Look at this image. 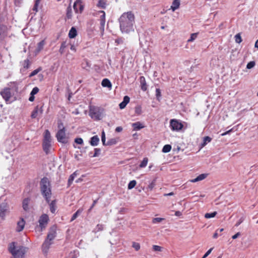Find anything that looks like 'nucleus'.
<instances>
[{"instance_id":"nucleus-26","label":"nucleus","mask_w":258,"mask_h":258,"mask_svg":"<svg viewBox=\"0 0 258 258\" xmlns=\"http://www.w3.org/2000/svg\"><path fill=\"white\" fill-rule=\"evenodd\" d=\"M78 175L77 171H76L74 172L73 174H72L68 179V185L70 186L71 184L73 183V180H74L75 178L77 177V176Z\"/></svg>"},{"instance_id":"nucleus-12","label":"nucleus","mask_w":258,"mask_h":258,"mask_svg":"<svg viewBox=\"0 0 258 258\" xmlns=\"http://www.w3.org/2000/svg\"><path fill=\"white\" fill-rule=\"evenodd\" d=\"M42 107V106L39 108L38 106H36L31 113V117L32 118H35L39 113L42 114L43 112Z\"/></svg>"},{"instance_id":"nucleus-62","label":"nucleus","mask_w":258,"mask_h":258,"mask_svg":"<svg viewBox=\"0 0 258 258\" xmlns=\"http://www.w3.org/2000/svg\"><path fill=\"white\" fill-rule=\"evenodd\" d=\"M70 49H71V50H72L75 52L76 51V48L74 45H71Z\"/></svg>"},{"instance_id":"nucleus-1","label":"nucleus","mask_w":258,"mask_h":258,"mask_svg":"<svg viewBox=\"0 0 258 258\" xmlns=\"http://www.w3.org/2000/svg\"><path fill=\"white\" fill-rule=\"evenodd\" d=\"M135 17L134 13L129 11L123 13L118 19L120 30L123 34H128L134 32Z\"/></svg>"},{"instance_id":"nucleus-53","label":"nucleus","mask_w":258,"mask_h":258,"mask_svg":"<svg viewBox=\"0 0 258 258\" xmlns=\"http://www.w3.org/2000/svg\"><path fill=\"white\" fill-rule=\"evenodd\" d=\"M75 143H76L77 144H80V145H82L83 144V140L82 138H76L75 140Z\"/></svg>"},{"instance_id":"nucleus-36","label":"nucleus","mask_w":258,"mask_h":258,"mask_svg":"<svg viewBox=\"0 0 258 258\" xmlns=\"http://www.w3.org/2000/svg\"><path fill=\"white\" fill-rule=\"evenodd\" d=\"M148 158H144L143 160L142 161L141 164H140V168H144L146 167L148 163Z\"/></svg>"},{"instance_id":"nucleus-32","label":"nucleus","mask_w":258,"mask_h":258,"mask_svg":"<svg viewBox=\"0 0 258 258\" xmlns=\"http://www.w3.org/2000/svg\"><path fill=\"white\" fill-rule=\"evenodd\" d=\"M171 150V146L170 145H166L164 146V147L162 148V151L163 153H168Z\"/></svg>"},{"instance_id":"nucleus-17","label":"nucleus","mask_w":258,"mask_h":258,"mask_svg":"<svg viewBox=\"0 0 258 258\" xmlns=\"http://www.w3.org/2000/svg\"><path fill=\"white\" fill-rule=\"evenodd\" d=\"M7 211V206L6 204L0 205V217L3 218L5 216V213Z\"/></svg>"},{"instance_id":"nucleus-22","label":"nucleus","mask_w":258,"mask_h":258,"mask_svg":"<svg viewBox=\"0 0 258 258\" xmlns=\"http://www.w3.org/2000/svg\"><path fill=\"white\" fill-rule=\"evenodd\" d=\"M77 34V32L76 29L73 27L71 28L69 31V36L70 38H75Z\"/></svg>"},{"instance_id":"nucleus-63","label":"nucleus","mask_w":258,"mask_h":258,"mask_svg":"<svg viewBox=\"0 0 258 258\" xmlns=\"http://www.w3.org/2000/svg\"><path fill=\"white\" fill-rule=\"evenodd\" d=\"M97 203V200H95L93 202V203L92 204V205L91 206V207H90V208L89 209V211H91V209L93 208V207L95 205V204H96Z\"/></svg>"},{"instance_id":"nucleus-38","label":"nucleus","mask_w":258,"mask_h":258,"mask_svg":"<svg viewBox=\"0 0 258 258\" xmlns=\"http://www.w3.org/2000/svg\"><path fill=\"white\" fill-rule=\"evenodd\" d=\"M40 3V0H36L35 1L34 6L32 9V11L34 12V14H35L38 11V6Z\"/></svg>"},{"instance_id":"nucleus-35","label":"nucleus","mask_w":258,"mask_h":258,"mask_svg":"<svg viewBox=\"0 0 258 258\" xmlns=\"http://www.w3.org/2000/svg\"><path fill=\"white\" fill-rule=\"evenodd\" d=\"M216 214H217L216 212H214L211 213H206L205 215V217L207 219L213 218L216 215Z\"/></svg>"},{"instance_id":"nucleus-57","label":"nucleus","mask_w":258,"mask_h":258,"mask_svg":"<svg viewBox=\"0 0 258 258\" xmlns=\"http://www.w3.org/2000/svg\"><path fill=\"white\" fill-rule=\"evenodd\" d=\"M126 104H125L124 103H123V102H121L119 106V107L120 109H123L125 108V107L126 106Z\"/></svg>"},{"instance_id":"nucleus-39","label":"nucleus","mask_w":258,"mask_h":258,"mask_svg":"<svg viewBox=\"0 0 258 258\" xmlns=\"http://www.w3.org/2000/svg\"><path fill=\"white\" fill-rule=\"evenodd\" d=\"M117 141L115 139H111L106 143V146L113 145L116 144Z\"/></svg>"},{"instance_id":"nucleus-41","label":"nucleus","mask_w":258,"mask_h":258,"mask_svg":"<svg viewBox=\"0 0 258 258\" xmlns=\"http://www.w3.org/2000/svg\"><path fill=\"white\" fill-rule=\"evenodd\" d=\"M30 64V61L29 59H27L24 61L23 67L24 68H25V69L29 68Z\"/></svg>"},{"instance_id":"nucleus-48","label":"nucleus","mask_w":258,"mask_h":258,"mask_svg":"<svg viewBox=\"0 0 258 258\" xmlns=\"http://www.w3.org/2000/svg\"><path fill=\"white\" fill-rule=\"evenodd\" d=\"M97 6L101 8H105V3L102 0H99L97 4Z\"/></svg>"},{"instance_id":"nucleus-52","label":"nucleus","mask_w":258,"mask_h":258,"mask_svg":"<svg viewBox=\"0 0 258 258\" xmlns=\"http://www.w3.org/2000/svg\"><path fill=\"white\" fill-rule=\"evenodd\" d=\"M161 91L160 90L159 88H157L156 89V96L157 97V99L159 100V98L161 97Z\"/></svg>"},{"instance_id":"nucleus-27","label":"nucleus","mask_w":258,"mask_h":258,"mask_svg":"<svg viewBox=\"0 0 258 258\" xmlns=\"http://www.w3.org/2000/svg\"><path fill=\"white\" fill-rule=\"evenodd\" d=\"M43 141H51L50 133L47 130L45 131Z\"/></svg>"},{"instance_id":"nucleus-23","label":"nucleus","mask_w":258,"mask_h":258,"mask_svg":"<svg viewBox=\"0 0 258 258\" xmlns=\"http://www.w3.org/2000/svg\"><path fill=\"white\" fill-rule=\"evenodd\" d=\"M101 85L104 87L111 88V83L108 79H104L102 81Z\"/></svg>"},{"instance_id":"nucleus-29","label":"nucleus","mask_w":258,"mask_h":258,"mask_svg":"<svg viewBox=\"0 0 258 258\" xmlns=\"http://www.w3.org/2000/svg\"><path fill=\"white\" fill-rule=\"evenodd\" d=\"M82 209H79V210H78L73 215L71 221H73L75 219H76L77 218V217L82 213Z\"/></svg>"},{"instance_id":"nucleus-47","label":"nucleus","mask_w":258,"mask_h":258,"mask_svg":"<svg viewBox=\"0 0 258 258\" xmlns=\"http://www.w3.org/2000/svg\"><path fill=\"white\" fill-rule=\"evenodd\" d=\"M135 113L138 114H141L142 113V108L140 106H136L135 108Z\"/></svg>"},{"instance_id":"nucleus-3","label":"nucleus","mask_w":258,"mask_h":258,"mask_svg":"<svg viewBox=\"0 0 258 258\" xmlns=\"http://www.w3.org/2000/svg\"><path fill=\"white\" fill-rule=\"evenodd\" d=\"M41 191L46 201L49 203L51 198V192L50 182L47 178H43L40 182Z\"/></svg>"},{"instance_id":"nucleus-28","label":"nucleus","mask_w":258,"mask_h":258,"mask_svg":"<svg viewBox=\"0 0 258 258\" xmlns=\"http://www.w3.org/2000/svg\"><path fill=\"white\" fill-rule=\"evenodd\" d=\"M55 236V232L51 231L47 234L46 240H48V241L52 242V241L54 239Z\"/></svg>"},{"instance_id":"nucleus-15","label":"nucleus","mask_w":258,"mask_h":258,"mask_svg":"<svg viewBox=\"0 0 258 258\" xmlns=\"http://www.w3.org/2000/svg\"><path fill=\"white\" fill-rule=\"evenodd\" d=\"M51 142V141H43V149L46 154L49 153Z\"/></svg>"},{"instance_id":"nucleus-10","label":"nucleus","mask_w":258,"mask_h":258,"mask_svg":"<svg viewBox=\"0 0 258 258\" xmlns=\"http://www.w3.org/2000/svg\"><path fill=\"white\" fill-rule=\"evenodd\" d=\"M98 13L101 14L100 17V29L101 31L103 32L104 31L105 24V13L103 11H99Z\"/></svg>"},{"instance_id":"nucleus-55","label":"nucleus","mask_w":258,"mask_h":258,"mask_svg":"<svg viewBox=\"0 0 258 258\" xmlns=\"http://www.w3.org/2000/svg\"><path fill=\"white\" fill-rule=\"evenodd\" d=\"M123 103L127 105V104L130 102V97H128L127 96H125L123 97Z\"/></svg>"},{"instance_id":"nucleus-64","label":"nucleus","mask_w":258,"mask_h":258,"mask_svg":"<svg viewBox=\"0 0 258 258\" xmlns=\"http://www.w3.org/2000/svg\"><path fill=\"white\" fill-rule=\"evenodd\" d=\"M254 46L255 47L258 48V39L256 41Z\"/></svg>"},{"instance_id":"nucleus-16","label":"nucleus","mask_w":258,"mask_h":258,"mask_svg":"<svg viewBox=\"0 0 258 258\" xmlns=\"http://www.w3.org/2000/svg\"><path fill=\"white\" fill-rule=\"evenodd\" d=\"M180 5V0H174L171 6V9L173 12L178 9Z\"/></svg>"},{"instance_id":"nucleus-6","label":"nucleus","mask_w":258,"mask_h":258,"mask_svg":"<svg viewBox=\"0 0 258 258\" xmlns=\"http://www.w3.org/2000/svg\"><path fill=\"white\" fill-rule=\"evenodd\" d=\"M0 94L7 103H10L15 100V98L12 100H11V98H12L15 95L10 91V88H8L7 87L5 88L1 91Z\"/></svg>"},{"instance_id":"nucleus-5","label":"nucleus","mask_w":258,"mask_h":258,"mask_svg":"<svg viewBox=\"0 0 258 258\" xmlns=\"http://www.w3.org/2000/svg\"><path fill=\"white\" fill-rule=\"evenodd\" d=\"M89 116L94 120H99L102 117V109L95 106H90L89 108Z\"/></svg>"},{"instance_id":"nucleus-61","label":"nucleus","mask_w":258,"mask_h":258,"mask_svg":"<svg viewBox=\"0 0 258 258\" xmlns=\"http://www.w3.org/2000/svg\"><path fill=\"white\" fill-rule=\"evenodd\" d=\"M34 99H35V97H34V95H30V97H29V100L30 101H31V102H32V101H34Z\"/></svg>"},{"instance_id":"nucleus-18","label":"nucleus","mask_w":258,"mask_h":258,"mask_svg":"<svg viewBox=\"0 0 258 258\" xmlns=\"http://www.w3.org/2000/svg\"><path fill=\"white\" fill-rule=\"evenodd\" d=\"M207 174H201L198 176L196 178L190 180L191 182H196L198 181H201L204 179H205L207 177Z\"/></svg>"},{"instance_id":"nucleus-8","label":"nucleus","mask_w":258,"mask_h":258,"mask_svg":"<svg viewBox=\"0 0 258 258\" xmlns=\"http://www.w3.org/2000/svg\"><path fill=\"white\" fill-rule=\"evenodd\" d=\"M170 126L172 131H178L182 129L183 125L176 119H171L170 121Z\"/></svg>"},{"instance_id":"nucleus-33","label":"nucleus","mask_w":258,"mask_h":258,"mask_svg":"<svg viewBox=\"0 0 258 258\" xmlns=\"http://www.w3.org/2000/svg\"><path fill=\"white\" fill-rule=\"evenodd\" d=\"M66 47H67L66 42H62L61 44V46H60L59 50V52L61 54H63L64 53V49H65Z\"/></svg>"},{"instance_id":"nucleus-30","label":"nucleus","mask_w":258,"mask_h":258,"mask_svg":"<svg viewBox=\"0 0 258 258\" xmlns=\"http://www.w3.org/2000/svg\"><path fill=\"white\" fill-rule=\"evenodd\" d=\"M50 210L51 213H54L56 210L55 202L52 201L49 204Z\"/></svg>"},{"instance_id":"nucleus-50","label":"nucleus","mask_w":258,"mask_h":258,"mask_svg":"<svg viewBox=\"0 0 258 258\" xmlns=\"http://www.w3.org/2000/svg\"><path fill=\"white\" fill-rule=\"evenodd\" d=\"M101 141L103 145H105L106 143H105V134L104 131L102 132L101 135Z\"/></svg>"},{"instance_id":"nucleus-45","label":"nucleus","mask_w":258,"mask_h":258,"mask_svg":"<svg viewBox=\"0 0 258 258\" xmlns=\"http://www.w3.org/2000/svg\"><path fill=\"white\" fill-rule=\"evenodd\" d=\"M95 153L92 156L93 157H97L98 156L101 152V150L98 148H95L94 149Z\"/></svg>"},{"instance_id":"nucleus-51","label":"nucleus","mask_w":258,"mask_h":258,"mask_svg":"<svg viewBox=\"0 0 258 258\" xmlns=\"http://www.w3.org/2000/svg\"><path fill=\"white\" fill-rule=\"evenodd\" d=\"M133 247L136 250H138L140 249V245L139 243H137V242H133Z\"/></svg>"},{"instance_id":"nucleus-7","label":"nucleus","mask_w":258,"mask_h":258,"mask_svg":"<svg viewBox=\"0 0 258 258\" xmlns=\"http://www.w3.org/2000/svg\"><path fill=\"white\" fill-rule=\"evenodd\" d=\"M60 125L62 126V124H58V127L60 128L59 131L57 132L56 137L57 140L59 142H61L62 143H65L67 142V138L66 136V133L64 128L63 127L62 128H60Z\"/></svg>"},{"instance_id":"nucleus-25","label":"nucleus","mask_w":258,"mask_h":258,"mask_svg":"<svg viewBox=\"0 0 258 258\" xmlns=\"http://www.w3.org/2000/svg\"><path fill=\"white\" fill-rule=\"evenodd\" d=\"M30 201V199L27 198L23 200V208L25 211H27L29 209L28 205Z\"/></svg>"},{"instance_id":"nucleus-31","label":"nucleus","mask_w":258,"mask_h":258,"mask_svg":"<svg viewBox=\"0 0 258 258\" xmlns=\"http://www.w3.org/2000/svg\"><path fill=\"white\" fill-rule=\"evenodd\" d=\"M211 141V138L208 136L205 137L203 139V143L202 144V147L205 146L207 143Z\"/></svg>"},{"instance_id":"nucleus-4","label":"nucleus","mask_w":258,"mask_h":258,"mask_svg":"<svg viewBox=\"0 0 258 258\" xmlns=\"http://www.w3.org/2000/svg\"><path fill=\"white\" fill-rule=\"evenodd\" d=\"M49 220V218L48 215L46 214H43L41 215L39 218V224L36 227V230L39 232H41L44 230L46 228Z\"/></svg>"},{"instance_id":"nucleus-59","label":"nucleus","mask_w":258,"mask_h":258,"mask_svg":"<svg viewBox=\"0 0 258 258\" xmlns=\"http://www.w3.org/2000/svg\"><path fill=\"white\" fill-rule=\"evenodd\" d=\"M240 235V232H237V233H236L235 235H233L232 238L233 239H235L236 238H237L238 236H239Z\"/></svg>"},{"instance_id":"nucleus-42","label":"nucleus","mask_w":258,"mask_h":258,"mask_svg":"<svg viewBox=\"0 0 258 258\" xmlns=\"http://www.w3.org/2000/svg\"><path fill=\"white\" fill-rule=\"evenodd\" d=\"M255 63L253 61H251L249 62L246 66V68L248 69H250L254 67Z\"/></svg>"},{"instance_id":"nucleus-58","label":"nucleus","mask_w":258,"mask_h":258,"mask_svg":"<svg viewBox=\"0 0 258 258\" xmlns=\"http://www.w3.org/2000/svg\"><path fill=\"white\" fill-rule=\"evenodd\" d=\"M243 221V219L242 218H241L239 221L236 223L235 226L237 227Z\"/></svg>"},{"instance_id":"nucleus-24","label":"nucleus","mask_w":258,"mask_h":258,"mask_svg":"<svg viewBox=\"0 0 258 258\" xmlns=\"http://www.w3.org/2000/svg\"><path fill=\"white\" fill-rule=\"evenodd\" d=\"M140 83H141V89L143 91H145L147 90V87L145 79L144 77H140Z\"/></svg>"},{"instance_id":"nucleus-9","label":"nucleus","mask_w":258,"mask_h":258,"mask_svg":"<svg viewBox=\"0 0 258 258\" xmlns=\"http://www.w3.org/2000/svg\"><path fill=\"white\" fill-rule=\"evenodd\" d=\"M82 3L81 0H76L74 4V9L77 13H82L84 9V6L82 4Z\"/></svg>"},{"instance_id":"nucleus-20","label":"nucleus","mask_w":258,"mask_h":258,"mask_svg":"<svg viewBox=\"0 0 258 258\" xmlns=\"http://www.w3.org/2000/svg\"><path fill=\"white\" fill-rule=\"evenodd\" d=\"M25 226V221L23 219H22L20 221H19L17 223V227L16 229L17 231L20 232L21 231L24 227Z\"/></svg>"},{"instance_id":"nucleus-19","label":"nucleus","mask_w":258,"mask_h":258,"mask_svg":"<svg viewBox=\"0 0 258 258\" xmlns=\"http://www.w3.org/2000/svg\"><path fill=\"white\" fill-rule=\"evenodd\" d=\"M99 142V138L97 136H94L91 138L90 143L92 146H96L98 144Z\"/></svg>"},{"instance_id":"nucleus-34","label":"nucleus","mask_w":258,"mask_h":258,"mask_svg":"<svg viewBox=\"0 0 258 258\" xmlns=\"http://www.w3.org/2000/svg\"><path fill=\"white\" fill-rule=\"evenodd\" d=\"M41 70H42L41 68L39 67L38 69L34 70L29 75V77L31 78V77L34 76L35 75H37L39 72H40L41 71Z\"/></svg>"},{"instance_id":"nucleus-54","label":"nucleus","mask_w":258,"mask_h":258,"mask_svg":"<svg viewBox=\"0 0 258 258\" xmlns=\"http://www.w3.org/2000/svg\"><path fill=\"white\" fill-rule=\"evenodd\" d=\"M213 249V248H211L210 249H209L206 253L204 255L202 258H206L212 252V250Z\"/></svg>"},{"instance_id":"nucleus-40","label":"nucleus","mask_w":258,"mask_h":258,"mask_svg":"<svg viewBox=\"0 0 258 258\" xmlns=\"http://www.w3.org/2000/svg\"><path fill=\"white\" fill-rule=\"evenodd\" d=\"M136 183L137 182L135 180L131 181L128 184V188L130 189H132L136 186Z\"/></svg>"},{"instance_id":"nucleus-13","label":"nucleus","mask_w":258,"mask_h":258,"mask_svg":"<svg viewBox=\"0 0 258 258\" xmlns=\"http://www.w3.org/2000/svg\"><path fill=\"white\" fill-rule=\"evenodd\" d=\"M45 45V41L44 40H42L37 44V47L34 51L35 54L36 55H37L43 49Z\"/></svg>"},{"instance_id":"nucleus-43","label":"nucleus","mask_w":258,"mask_h":258,"mask_svg":"<svg viewBox=\"0 0 258 258\" xmlns=\"http://www.w3.org/2000/svg\"><path fill=\"white\" fill-rule=\"evenodd\" d=\"M163 220H164V219L162 218H154L152 220V222H153V223L156 224V223H160L161 221H162Z\"/></svg>"},{"instance_id":"nucleus-46","label":"nucleus","mask_w":258,"mask_h":258,"mask_svg":"<svg viewBox=\"0 0 258 258\" xmlns=\"http://www.w3.org/2000/svg\"><path fill=\"white\" fill-rule=\"evenodd\" d=\"M39 88L37 87H34L30 93V95H35L39 92Z\"/></svg>"},{"instance_id":"nucleus-21","label":"nucleus","mask_w":258,"mask_h":258,"mask_svg":"<svg viewBox=\"0 0 258 258\" xmlns=\"http://www.w3.org/2000/svg\"><path fill=\"white\" fill-rule=\"evenodd\" d=\"M132 126L133 127L134 130L135 131H139V130L144 128V127L143 124L139 121L133 123L132 124Z\"/></svg>"},{"instance_id":"nucleus-14","label":"nucleus","mask_w":258,"mask_h":258,"mask_svg":"<svg viewBox=\"0 0 258 258\" xmlns=\"http://www.w3.org/2000/svg\"><path fill=\"white\" fill-rule=\"evenodd\" d=\"M52 243V242L45 239L42 246V251L44 253H47L50 246Z\"/></svg>"},{"instance_id":"nucleus-56","label":"nucleus","mask_w":258,"mask_h":258,"mask_svg":"<svg viewBox=\"0 0 258 258\" xmlns=\"http://www.w3.org/2000/svg\"><path fill=\"white\" fill-rule=\"evenodd\" d=\"M23 0H14L15 5L16 6L19 7L22 3Z\"/></svg>"},{"instance_id":"nucleus-44","label":"nucleus","mask_w":258,"mask_h":258,"mask_svg":"<svg viewBox=\"0 0 258 258\" xmlns=\"http://www.w3.org/2000/svg\"><path fill=\"white\" fill-rule=\"evenodd\" d=\"M235 40L236 42L240 43L242 41V39L239 34H237L235 36Z\"/></svg>"},{"instance_id":"nucleus-37","label":"nucleus","mask_w":258,"mask_h":258,"mask_svg":"<svg viewBox=\"0 0 258 258\" xmlns=\"http://www.w3.org/2000/svg\"><path fill=\"white\" fill-rule=\"evenodd\" d=\"M198 33H192L190 35V37L189 39H188V42H192L194 40H195L198 37Z\"/></svg>"},{"instance_id":"nucleus-60","label":"nucleus","mask_w":258,"mask_h":258,"mask_svg":"<svg viewBox=\"0 0 258 258\" xmlns=\"http://www.w3.org/2000/svg\"><path fill=\"white\" fill-rule=\"evenodd\" d=\"M122 131V127L121 126H118L115 128V131L116 132H120Z\"/></svg>"},{"instance_id":"nucleus-49","label":"nucleus","mask_w":258,"mask_h":258,"mask_svg":"<svg viewBox=\"0 0 258 258\" xmlns=\"http://www.w3.org/2000/svg\"><path fill=\"white\" fill-rule=\"evenodd\" d=\"M153 249L154 251H161L162 250V247L158 245H154L153 246Z\"/></svg>"},{"instance_id":"nucleus-11","label":"nucleus","mask_w":258,"mask_h":258,"mask_svg":"<svg viewBox=\"0 0 258 258\" xmlns=\"http://www.w3.org/2000/svg\"><path fill=\"white\" fill-rule=\"evenodd\" d=\"M8 88H10V91L15 95L18 92V83L17 82H10L8 84Z\"/></svg>"},{"instance_id":"nucleus-2","label":"nucleus","mask_w":258,"mask_h":258,"mask_svg":"<svg viewBox=\"0 0 258 258\" xmlns=\"http://www.w3.org/2000/svg\"><path fill=\"white\" fill-rule=\"evenodd\" d=\"M9 250L14 258H24L26 248L22 246H16L15 243L10 244Z\"/></svg>"}]
</instances>
